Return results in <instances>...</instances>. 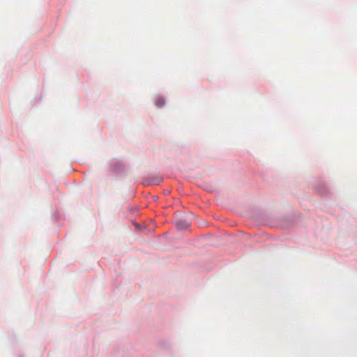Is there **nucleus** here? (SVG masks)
<instances>
[{"instance_id": "f257e3e1", "label": "nucleus", "mask_w": 357, "mask_h": 357, "mask_svg": "<svg viewBox=\"0 0 357 357\" xmlns=\"http://www.w3.org/2000/svg\"><path fill=\"white\" fill-rule=\"evenodd\" d=\"M165 100L162 98H159L156 101H155V105L158 107H162L163 105H165Z\"/></svg>"}]
</instances>
